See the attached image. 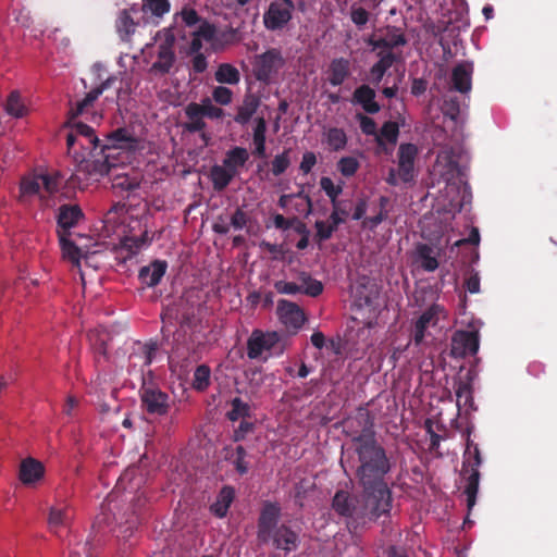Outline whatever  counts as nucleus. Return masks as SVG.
I'll return each instance as SVG.
<instances>
[{"mask_svg": "<svg viewBox=\"0 0 557 557\" xmlns=\"http://www.w3.org/2000/svg\"><path fill=\"white\" fill-rule=\"evenodd\" d=\"M157 46V60L148 72L153 76H165L171 73L176 62L174 27H165L157 32L154 36Z\"/></svg>", "mask_w": 557, "mask_h": 557, "instance_id": "nucleus-5", "label": "nucleus"}, {"mask_svg": "<svg viewBox=\"0 0 557 557\" xmlns=\"http://www.w3.org/2000/svg\"><path fill=\"white\" fill-rule=\"evenodd\" d=\"M138 146V140L133 136V134L124 127L117 128L111 132L107 136V144H101V147H110L104 152L106 156L111 154V172L116 169L115 157L113 151L116 149H125V150H135Z\"/></svg>", "mask_w": 557, "mask_h": 557, "instance_id": "nucleus-13", "label": "nucleus"}, {"mask_svg": "<svg viewBox=\"0 0 557 557\" xmlns=\"http://www.w3.org/2000/svg\"><path fill=\"white\" fill-rule=\"evenodd\" d=\"M140 399L144 410L151 416H164L171 407L170 396L156 386L143 387Z\"/></svg>", "mask_w": 557, "mask_h": 557, "instance_id": "nucleus-10", "label": "nucleus"}, {"mask_svg": "<svg viewBox=\"0 0 557 557\" xmlns=\"http://www.w3.org/2000/svg\"><path fill=\"white\" fill-rule=\"evenodd\" d=\"M58 234L63 258L71 261L74 265L79 267L83 256L81 248L70 239V233L58 232Z\"/></svg>", "mask_w": 557, "mask_h": 557, "instance_id": "nucleus-36", "label": "nucleus"}, {"mask_svg": "<svg viewBox=\"0 0 557 557\" xmlns=\"http://www.w3.org/2000/svg\"><path fill=\"white\" fill-rule=\"evenodd\" d=\"M41 175H42V180L40 183L42 184V188L49 195L55 194L60 190V187L63 184V176L59 172H55L53 174H41Z\"/></svg>", "mask_w": 557, "mask_h": 557, "instance_id": "nucleus-51", "label": "nucleus"}, {"mask_svg": "<svg viewBox=\"0 0 557 557\" xmlns=\"http://www.w3.org/2000/svg\"><path fill=\"white\" fill-rule=\"evenodd\" d=\"M370 18V13L362 7L352 5L350 9V20L358 27L364 26Z\"/></svg>", "mask_w": 557, "mask_h": 557, "instance_id": "nucleus-59", "label": "nucleus"}, {"mask_svg": "<svg viewBox=\"0 0 557 557\" xmlns=\"http://www.w3.org/2000/svg\"><path fill=\"white\" fill-rule=\"evenodd\" d=\"M483 460L480 448L470 438L467 441V448L463 454L462 473L468 474L465 494L467 495V508L470 512L476 503L479 492L480 471L479 467Z\"/></svg>", "mask_w": 557, "mask_h": 557, "instance_id": "nucleus-6", "label": "nucleus"}, {"mask_svg": "<svg viewBox=\"0 0 557 557\" xmlns=\"http://www.w3.org/2000/svg\"><path fill=\"white\" fill-rule=\"evenodd\" d=\"M215 26L209 23L208 21H201L198 29L194 32L193 35H196L197 37L205 39L207 41H211L214 38L215 35Z\"/></svg>", "mask_w": 557, "mask_h": 557, "instance_id": "nucleus-62", "label": "nucleus"}, {"mask_svg": "<svg viewBox=\"0 0 557 557\" xmlns=\"http://www.w3.org/2000/svg\"><path fill=\"white\" fill-rule=\"evenodd\" d=\"M235 496L232 486H223L216 496L215 502L211 505V512L218 518H224L228 511Z\"/></svg>", "mask_w": 557, "mask_h": 557, "instance_id": "nucleus-33", "label": "nucleus"}, {"mask_svg": "<svg viewBox=\"0 0 557 557\" xmlns=\"http://www.w3.org/2000/svg\"><path fill=\"white\" fill-rule=\"evenodd\" d=\"M158 351L159 345L154 341H149L145 344L136 343L129 359L134 360L135 366L138 364L143 369L145 367H149L152 363Z\"/></svg>", "mask_w": 557, "mask_h": 557, "instance_id": "nucleus-20", "label": "nucleus"}, {"mask_svg": "<svg viewBox=\"0 0 557 557\" xmlns=\"http://www.w3.org/2000/svg\"><path fill=\"white\" fill-rule=\"evenodd\" d=\"M399 136V126L396 122L387 121L385 122L380 133H376L375 140L379 146H382L384 144L383 139L388 141L392 145H395L397 143Z\"/></svg>", "mask_w": 557, "mask_h": 557, "instance_id": "nucleus-41", "label": "nucleus"}, {"mask_svg": "<svg viewBox=\"0 0 557 557\" xmlns=\"http://www.w3.org/2000/svg\"><path fill=\"white\" fill-rule=\"evenodd\" d=\"M5 111L15 117H22L25 114L26 108L18 91L14 90L9 95L5 103Z\"/></svg>", "mask_w": 557, "mask_h": 557, "instance_id": "nucleus-45", "label": "nucleus"}, {"mask_svg": "<svg viewBox=\"0 0 557 557\" xmlns=\"http://www.w3.org/2000/svg\"><path fill=\"white\" fill-rule=\"evenodd\" d=\"M438 313V307L432 306L426 309L416 321L413 330V343L419 346L423 343L425 337V331L430 325H436Z\"/></svg>", "mask_w": 557, "mask_h": 557, "instance_id": "nucleus-24", "label": "nucleus"}, {"mask_svg": "<svg viewBox=\"0 0 557 557\" xmlns=\"http://www.w3.org/2000/svg\"><path fill=\"white\" fill-rule=\"evenodd\" d=\"M375 90L363 84L355 89L352 102L361 106L366 113L375 114L381 110L380 104L375 101Z\"/></svg>", "mask_w": 557, "mask_h": 557, "instance_id": "nucleus-22", "label": "nucleus"}, {"mask_svg": "<svg viewBox=\"0 0 557 557\" xmlns=\"http://www.w3.org/2000/svg\"><path fill=\"white\" fill-rule=\"evenodd\" d=\"M137 4H133L128 9L120 10L115 20V29L123 41H129L135 34L138 22L134 20V14H138Z\"/></svg>", "mask_w": 557, "mask_h": 557, "instance_id": "nucleus-17", "label": "nucleus"}, {"mask_svg": "<svg viewBox=\"0 0 557 557\" xmlns=\"http://www.w3.org/2000/svg\"><path fill=\"white\" fill-rule=\"evenodd\" d=\"M185 114L188 122L185 123L184 128L189 133H198L206 128L207 124L203 121V115L200 113L197 102H190L185 108Z\"/></svg>", "mask_w": 557, "mask_h": 557, "instance_id": "nucleus-35", "label": "nucleus"}, {"mask_svg": "<svg viewBox=\"0 0 557 557\" xmlns=\"http://www.w3.org/2000/svg\"><path fill=\"white\" fill-rule=\"evenodd\" d=\"M297 283L300 288V294L318 297L323 292L322 282L313 278L309 272L300 271L297 275Z\"/></svg>", "mask_w": 557, "mask_h": 557, "instance_id": "nucleus-34", "label": "nucleus"}, {"mask_svg": "<svg viewBox=\"0 0 557 557\" xmlns=\"http://www.w3.org/2000/svg\"><path fill=\"white\" fill-rule=\"evenodd\" d=\"M377 57H379V61L374 64L386 72L398 60V55L393 51L380 50L377 52Z\"/></svg>", "mask_w": 557, "mask_h": 557, "instance_id": "nucleus-58", "label": "nucleus"}, {"mask_svg": "<svg viewBox=\"0 0 557 557\" xmlns=\"http://www.w3.org/2000/svg\"><path fill=\"white\" fill-rule=\"evenodd\" d=\"M281 322L293 332H297L305 324L307 318L304 310L295 302L280 299L276 308Z\"/></svg>", "mask_w": 557, "mask_h": 557, "instance_id": "nucleus-14", "label": "nucleus"}, {"mask_svg": "<svg viewBox=\"0 0 557 557\" xmlns=\"http://www.w3.org/2000/svg\"><path fill=\"white\" fill-rule=\"evenodd\" d=\"M320 186L330 198L332 205L341 203L337 198L343 193L342 185H335L330 177L323 176L320 180Z\"/></svg>", "mask_w": 557, "mask_h": 557, "instance_id": "nucleus-49", "label": "nucleus"}, {"mask_svg": "<svg viewBox=\"0 0 557 557\" xmlns=\"http://www.w3.org/2000/svg\"><path fill=\"white\" fill-rule=\"evenodd\" d=\"M45 475V467L42 462L35 458L28 457L21 461L18 479L24 485H33L40 481Z\"/></svg>", "mask_w": 557, "mask_h": 557, "instance_id": "nucleus-18", "label": "nucleus"}, {"mask_svg": "<svg viewBox=\"0 0 557 557\" xmlns=\"http://www.w3.org/2000/svg\"><path fill=\"white\" fill-rule=\"evenodd\" d=\"M414 144H400L398 148V176L401 182L409 183L414 178V161L418 156Z\"/></svg>", "mask_w": 557, "mask_h": 557, "instance_id": "nucleus-15", "label": "nucleus"}, {"mask_svg": "<svg viewBox=\"0 0 557 557\" xmlns=\"http://www.w3.org/2000/svg\"><path fill=\"white\" fill-rule=\"evenodd\" d=\"M235 176L224 164H215L210 170V180L216 191L225 189Z\"/></svg>", "mask_w": 557, "mask_h": 557, "instance_id": "nucleus-37", "label": "nucleus"}, {"mask_svg": "<svg viewBox=\"0 0 557 557\" xmlns=\"http://www.w3.org/2000/svg\"><path fill=\"white\" fill-rule=\"evenodd\" d=\"M418 257L421 261V268L424 271L433 272L438 268V261L434 257L433 249L426 244H421L417 248Z\"/></svg>", "mask_w": 557, "mask_h": 557, "instance_id": "nucleus-42", "label": "nucleus"}, {"mask_svg": "<svg viewBox=\"0 0 557 557\" xmlns=\"http://www.w3.org/2000/svg\"><path fill=\"white\" fill-rule=\"evenodd\" d=\"M214 78L220 84L236 85L240 81V73L234 65L222 63L218 66Z\"/></svg>", "mask_w": 557, "mask_h": 557, "instance_id": "nucleus-38", "label": "nucleus"}, {"mask_svg": "<svg viewBox=\"0 0 557 557\" xmlns=\"http://www.w3.org/2000/svg\"><path fill=\"white\" fill-rule=\"evenodd\" d=\"M285 60L282 52L276 48L268 49L265 52L256 55L253 62V75L257 81L270 84L284 66Z\"/></svg>", "mask_w": 557, "mask_h": 557, "instance_id": "nucleus-8", "label": "nucleus"}, {"mask_svg": "<svg viewBox=\"0 0 557 557\" xmlns=\"http://www.w3.org/2000/svg\"><path fill=\"white\" fill-rule=\"evenodd\" d=\"M168 269V262L164 260H154L150 264L143 267L139 270L138 278L139 281L148 286L154 287L164 276Z\"/></svg>", "mask_w": 557, "mask_h": 557, "instance_id": "nucleus-21", "label": "nucleus"}, {"mask_svg": "<svg viewBox=\"0 0 557 557\" xmlns=\"http://www.w3.org/2000/svg\"><path fill=\"white\" fill-rule=\"evenodd\" d=\"M112 188L117 191L134 193L139 188L143 176L137 172L112 174Z\"/></svg>", "mask_w": 557, "mask_h": 557, "instance_id": "nucleus-29", "label": "nucleus"}, {"mask_svg": "<svg viewBox=\"0 0 557 557\" xmlns=\"http://www.w3.org/2000/svg\"><path fill=\"white\" fill-rule=\"evenodd\" d=\"M327 81L332 86H341L350 75V62L345 58L333 59L329 66Z\"/></svg>", "mask_w": 557, "mask_h": 557, "instance_id": "nucleus-28", "label": "nucleus"}, {"mask_svg": "<svg viewBox=\"0 0 557 557\" xmlns=\"http://www.w3.org/2000/svg\"><path fill=\"white\" fill-rule=\"evenodd\" d=\"M180 14L186 26L191 27L201 22V18L195 9L184 8Z\"/></svg>", "mask_w": 557, "mask_h": 557, "instance_id": "nucleus-63", "label": "nucleus"}, {"mask_svg": "<svg viewBox=\"0 0 557 557\" xmlns=\"http://www.w3.org/2000/svg\"><path fill=\"white\" fill-rule=\"evenodd\" d=\"M198 108L200 109V113L209 119H221L224 116V110L212 104L211 100L208 98L202 100L201 103H198Z\"/></svg>", "mask_w": 557, "mask_h": 557, "instance_id": "nucleus-53", "label": "nucleus"}, {"mask_svg": "<svg viewBox=\"0 0 557 557\" xmlns=\"http://www.w3.org/2000/svg\"><path fill=\"white\" fill-rule=\"evenodd\" d=\"M211 370L207 364H200L194 372L193 387L197 391H205L210 385Z\"/></svg>", "mask_w": 557, "mask_h": 557, "instance_id": "nucleus-46", "label": "nucleus"}, {"mask_svg": "<svg viewBox=\"0 0 557 557\" xmlns=\"http://www.w3.org/2000/svg\"><path fill=\"white\" fill-rule=\"evenodd\" d=\"M357 119L360 124V129L364 135L376 136L377 127L375 121L372 117L358 113Z\"/></svg>", "mask_w": 557, "mask_h": 557, "instance_id": "nucleus-56", "label": "nucleus"}, {"mask_svg": "<svg viewBox=\"0 0 557 557\" xmlns=\"http://www.w3.org/2000/svg\"><path fill=\"white\" fill-rule=\"evenodd\" d=\"M66 146L76 163V172L84 174L85 178L98 180L111 175V154H104L110 147H101L95 129L89 125L73 123L66 135Z\"/></svg>", "mask_w": 557, "mask_h": 557, "instance_id": "nucleus-2", "label": "nucleus"}, {"mask_svg": "<svg viewBox=\"0 0 557 557\" xmlns=\"http://www.w3.org/2000/svg\"><path fill=\"white\" fill-rule=\"evenodd\" d=\"M247 223H248L247 213L243 209L237 208L231 216V225L235 230H242L246 226Z\"/></svg>", "mask_w": 557, "mask_h": 557, "instance_id": "nucleus-64", "label": "nucleus"}, {"mask_svg": "<svg viewBox=\"0 0 557 557\" xmlns=\"http://www.w3.org/2000/svg\"><path fill=\"white\" fill-rule=\"evenodd\" d=\"M325 141L332 151L344 150L347 145V135L343 128L331 127L325 133Z\"/></svg>", "mask_w": 557, "mask_h": 557, "instance_id": "nucleus-39", "label": "nucleus"}, {"mask_svg": "<svg viewBox=\"0 0 557 557\" xmlns=\"http://www.w3.org/2000/svg\"><path fill=\"white\" fill-rule=\"evenodd\" d=\"M261 101L255 94H246L243 102L237 108V112L234 115V122L239 125H246L259 109Z\"/></svg>", "mask_w": 557, "mask_h": 557, "instance_id": "nucleus-25", "label": "nucleus"}, {"mask_svg": "<svg viewBox=\"0 0 557 557\" xmlns=\"http://www.w3.org/2000/svg\"><path fill=\"white\" fill-rule=\"evenodd\" d=\"M42 180L41 174L26 176L21 182V193L24 196H34L38 195L42 189V184L40 183Z\"/></svg>", "mask_w": 557, "mask_h": 557, "instance_id": "nucleus-44", "label": "nucleus"}, {"mask_svg": "<svg viewBox=\"0 0 557 557\" xmlns=\"http://www.w3.org/2000/svg\"><path fill=\"white\" fill-rule=\"evenodd\" d=\"M361 431L350 434L351 446L346 463L352 471L360 490L364 492L368 508L374 512L393 508V492L387 482L394 462L385 447L376 440L373 421L366 414Z\"/></svg>", "mask_w": 557, "mask_h": 557, "instance_id": "nucleus-1", "label": "nucleus"}, {"mask_svg": "<svg viewBox=\"0 0 557 557\" xmlns=\"http://www.w3.org/2000/svg\"><path fill=\"white\" fill-rule=\"evenodd\" d=\"M314 227L317 230L315 237L320 242L330 239L333 233L337 230L331 222L326 223L321 220L315 221Z\"/></svg>", "mask_w": 557, "mask_h": 557, "instance_id": "nucleus-54", "label": "nucleus"}, {"mask_svg": "<svg viewBox=\"0 0 557 557\" xmlns=\"http://www.w3.org/2000/svg\"><path fill=\"white\" fill-rule=\"evenodd\" d=\"M281 341L277 332H262L255 330L247 341V356L249 359H258L263 352H271L276 349Z\"/></svg>", "mask_w": 557, "mask_h": 557, "instance_id": "nucleus-11", "label": "nucleus"}, {"mask_svg": "<svg viewBox=\"0 0 557 557\" xmlns=\"http://www.w3.org/2000/svg\"><path fill=\"white\" fill-rule=\"evenodd\" d=\"M368 44L372 47L373 50L380 49L384 51H393L394 48L407 45V39L401 33L397 34L394 32H388L385 37L376 39L370 37Z\"/></svg>", "mask_w": 557, "mask_h": 557, "instance_id": "nucleus-31", "label": "nucleus"}, {"mask_svg": "<svg viewBox=\"0 0 557 557\" xmlns=\"http://www.w3.org/2000/svg\"><path fill=\"white\" fill-rule=\"evenodd\" d=\"M274 288L278 294L282 295H296L300 294V288L298 287L297 282H286V281H276L274 283Z\"/></svg>", "mask_w": 557, "mask_h": 557, "instance_id": "nucleus-61", "label": "nucleus"}, {"mask_svg": "<svg viewBox=\"0 0 557 557\" xmlns=\"http://www.w3.org/2000/svg\"><path fill=\"white\" fill-rule=\"evenodd\" d=\"M161 320L164 324L162 331L173 322H177L182 329H195L198 323L195 304L183 296L162 310Z\"/></svg>", "mask_w": 557, "mask_h": 557, "instance_id": "nucleus-7", "label": "nucleus"}, {"mask_svg": "<svg viewBox=\"0 0 557 557\" xmlns=\"http://www.w3.org/2000/svg\"><path fill=\"white\" fill-rule=\"evenodd\" d=\"M289 149H284L282 153L276 154L271 161V172L274 176H280L290 165Z\"/></svg>", "mask_w": 557, "mask_h": 557, "instance_id": "nucleus-48", "label": "nucleus"}, {"mask_svg": "<svg viewBox=\"0 0 557 557\" xmlns=\"http://www.w3.org/2000/svg\"><path fill=\"white\" fill-rule=\"evenodd\" d=\"M73 512L67 506H54L49 511L48 523L51 531L61 535V531L69 528Z\"/></svg>", "mask_w": 557, "mask_h": 557, "instance_id": "nucleus-26", "label": "nucleus"}, {"mask_svg": "<svg viewBox=\"0 0 557 557\" xmlns=\"http://www.w3.org/2000/svg\"><path fill=\"white\" fill-rule=\"evenodd\" d=\"M147 498L144 494H139L134 504L132 505V515L126 518L125 523L127 524V530H133L140 521V510L146 506Z\"/></svg>", "mask_w": 557, "mask_h": 557, "instance_id": "nucleus-47", "label": "nucleus"}, {"mask_svg": "<svg viewBox=\"0 0 557 557\" xmlns=\"http://www.w3.org/2000/svg\"><path fill=\"white\" fill-rule=\"evenodd\" d=\"M354 294L359 306L371 307L379 297V288L370 278L362 277L357 282Z\"/></svg>", "mask_w": 557, "mask_h": 557, "instance_id": "nucleus-23", "label": "nucleus"}, {"mask_svg": "<svg viewBox=\"0 0 557 557\" xmlns=\"http://www.w3.org/2000/svg\"><path fill=\"white\" fill-rule=\"evenodd\" d=\"M212 98L216 103L227 106L232 102L233 91L227 87L218 86L212 91Z\"/></svg>", "mask_w": 557, "mask_h": 557, "instance_id": "nucleus-55", "label": "nucleus"}, {"mask_svg": "<svg viewBox=\"0 0 557 557\" xmlns=\"http://www.w3.org/2000/svg\"><path fill=\"white\" fill-rule=\"evenodd\" d=\"M473 63L462 61L456 64L451 71L450 89L460 94H468L472 88Z\"/></svg>", "mask_w": 557, "mask_h": 557, "instance_id": "nucleus-16", "label": "nucleus"}, {"mask_svg": "<svg viewBox=\"0 0 557 557\" xmlns=\"http://www.w3.org/2000/svg\"><path fill=\"white\" fill-rule=\"evenodd\" d=\"M232 409L226 413L230 421L235 422L239 419H246L251 417V408L249 404L242 400L239 397H235L231 401Z\"/></svg>", "mask_w": 557, "mask_h": 557, "instance_id": "nucleus-43", "label": "nucleus"}, {"mask_svg": "<svg viewBox=\"0 0 557 557\" xmlns=\"http://www.w3.org/2000/svg\"><path fill=\"white\" fill-rule=\"evenodd\" d=\"M84 218V213L78 205H62L58 210L57 222L61 228L60 232L70 233Z\"/></svg>", "mask_w": 557, "mask_h": 557, "instance_id": "nucleus-19", "label": "nucleus"}, {"mask_svg": "<svg viewBox=\"0 0 557 557\" xmlns=\"http://www.w3.org/2000/svg\"><path fill=\"white\" fill-rule=\"evenodd\" d=\"M480 347V337L478 331L459 330L451 337V356L455 358H465L474 356Z\"/></svg>", "mask_w": 557, "mask_h": 557, "instance_id": "nucleus-12", "label": "nucleus"}, {"mask_svg": "<svg viewBox=\"0 0 557 557\" xmlns=\"http://www.w3.org/2000/svg\"><path fill=\"white\" fill-rule=\"evenodd\" d=\"M333 211L329 218V221L337 228L342 223L345 222V218L348 215L347 208L341 203L332 205Z\"/></svg>", "mask_w": 557, "mask_h": 557, "instance_id": "nucleus-60", "label": "nucleus"}, {"mask_svg": "<svg viewBox=\"0 0 557 557\" xmlns=\"http://www.w3.org/2000/svg\"><path fill=\"white\" fill-rule=\"evenodd\" d=\"M445 116L453 121H456L460 113V103L457 97L446 98L443 101L442 107Z\"/></svg>", "mask_w": 557, "mask_h": 557, "instance_id": "nucleus-52", "label": "nucleus"}, {"mask_svg": "<svg viewBox=\"0 0 557 557\" xmlns=\"http://www.w3.org/2000/svg\"><path fill=\"white\" fill-rule=\"evenodd\" d=\"M296 9L293 0L271 1L263 14V24L268 30H281L293 18V12Z\"/></svg>", "mask_w": 557, "mask_h": 557, "instance_id": "nucleus-9", "label": "nucleus"}, {"mask_svg": "<svg viewBox=\"0 0 557 557\" xmlns=\"http://www.w3.org/2000/svg\"><path fill=\"white\" fill-rule=\"evenodd\" d=\"M455 387L457 407L472 409L474 401L471 376H468L467 380L458 379L455 382Z\"/></svg>", "mask_w": 557, "mask_h": 557, "instance_id": "nucleus-32", "label": "nucleus"}, {"mask_svg": "<svg viewBox=\"0 0 557 557\" xmlns=\"http://www.w3.org/2000/svg\"><path fill=\"white\" fill-rule=\"evenodd\" d=\"M171 10L169 0H143L141 11L151 13L153 17L161 18Z\"/></svg>", "mask_w": 557, "mask_h": 557, "instance_id": "nucleus-40", "label": "nucleus"}, {"mask_svg": "<svg viewBox=\"0 0 557 557\" xmlns=\"http://www.w3.org/2000/svg\"><path fill=\"white\" fill-rule=\"evenodd\" d=\"M281 507L276 503L265 502L257 522V539L262 544L271 543L275 549L286 555L298 548L299 534L285 523L278 524Z\"/></svg>", "mask_w": 557, "mask_h": 557, "instance_id": "nucleus-3", "label": "nucleus"}, {"mask_svg": "<svg viewBox=\"0 0 557 557\" xmlns=\"http://www.w3.org/2000/svg\"><path fill=\"white\" fill-rule=\"evenodd\" d=\"M248 160V150L244 147L235 146L226 151L223 164L237 176L239 170L245 166Z\"/></svg>", "mask_w": 557, "mask_h": 557, "instance_id": "nucleus-30", "label": "nucleus"}, {"mask_svg": "<svg viewBox=\"0 0 557 557\" xmlns=\"http://www.w3.org/2000/svg\"><path fill=\"white\" fill-rule=\"evenodd\" d=\"M115 81L114 77H109L104 82H102L98 87L91 89L86 96L76 102L75 107L71 109L72 117H76L83 114L89 107L94 104V102L99 98V96L108 89L111 84Z\"/></svg>", "mask_w": 557, "mask_h": 557, "instance_id": "nucleus-27", "label": "nucleus"}, {"mask_svg": "<svg viewBox=\"0 0 557 557\" xmlns=\"http://www.w3.org/2000/svg\"><path fill=\"white\" fill-rule=\"evenodd\" d=\"M359 168L360 163L355 157H343L337 162V170L344 177L354 176Z\"/></svg>", "mask_w": 557, "mask_h": 557, "instance_id": "nucleus-50", "label": "nucleus"}, {"mask_svg": "<svg viewBox=\"0 0 557 557\" xmlns=\"http://www.w3.org/2000/svg\"><path fill=\"white\" fill-rule=\"evenodd\" d=\"M246 456V449L242 445H238L235 449L233 463L237 472L240 474H245L248 472V463L245 460Z\"/></svg>", "mask_w": 557, "mask_h": 557, "instance_id": "nucleus-57", "label": "nucleus"}, {"mask_svg": "<svg viewBox=\"0 0 557 557\" xmlns=\"http://www.w3.org/2000/svg\"><path fill=\"white\" fill-rule=\"evenodd\" d=\"M360 498L361 505L358 506L356 497L351 496L347 491L339 490L335 493L332 500V508L335 512L347 518V528L350 532H357L368 523L375 522L382 517L384 519L389 518L392 507H385L383 511L379 509L374 512L368 508L367 497L362 490H360Z\"/></svg>", "mask_w": 557, "mask_h": 557, "instance_id": "nucleus-4", "label": "nucleus"}]
</instances>
